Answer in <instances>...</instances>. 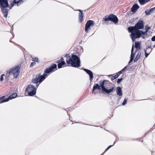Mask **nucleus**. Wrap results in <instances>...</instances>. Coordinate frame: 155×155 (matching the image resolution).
<instances>
[{
  "label": "nucleus",
  "instance_id": "1",
  "mask_svg": "<svg viewBox=\"0 0 155 155\" xmlns=\"http://www.w3.org/2000/svg\"><path fill=\"white\" fill-rule=\"evenodd\" d=\"M57 70V65L55 64H52L48 68H46L44 71V73L42 75L38 74L36 75L35 78L32 80V82L36 84L37 87L48 76V74Z\"/></svg>",
  "mask_w": 155,
  "mask_h": 155
},
{
  "label": "nucleus",
  "instance_id": "2",
  "mask_svg": "<svg viewBox=\"0 0 155 155\" xmlns=\"http://www.w3.org/2000/svg\"><path fill=\"white\" fill-rule=\"evenodd\" d=\"M100 86L97 84H94L92 89V92H93L96 89L100 90L101 87L102 90L105 92L107 94H109L110 92H113L115 89L114 86H113L111 87L110 89H108V87L107 86H110L112 85V83L110 82L108 80H104L103 81H101L100 82Z\"/></svg>",
  "mask_w": 155,
  "mask_h": 155
},
{
  "label": "nucleus",
  "instance_id": "3",
  "mask_svg": "<svg viewBox=\"0 0 155 155\" xmlns=\"http://www.w3.org/2000/svg\"><path fill=\"white\" fill-rule=\"evenodd\" d=\"M64 57L66 58V62L68 65L71 64V66L75 68H78L81 66L80 58L77 55L72 54L71 57L68 54Z\"/></svg>",
  "mask_w": 155,
  "mask_h": 155
},
{
  "label": "nucleus",
  "instance_id": "4",
  "mask_svg": "<svg viewBox=\"0 0 155 155\" xmlns=\"http://www.w3.org/2000/svg\"><path fill=\"white\" fill-rule=\"evenodd\" d=\"M128 30L129 33H131L130 36L132 39H137L141 37L143 38H145L143 33V31L139 29L130 27L128 28Z\"/></svg>",
  "mask_w": 155,
  "mask_h": 155
},
{
  "label": "nucleus",
  "instance_id": "5",
  "mask_svg": "<svg viewBox=\"0 0 155 155\" xmlns=\"http://www.w3.org/2000/svg\"><path fill=\"white\" fill-rule=\"evenodd\" d=\"M20 68L19 66L14 67L9 71H7L6 75L8 77L10 75L12 74L14 78H17L19 75Z\"/></svg>",
  "mask_w": 155,
  "mask_h": 155
},
{
  "label": "nucleus",
  "instance_id": "6",
  "mask_svg": "<svg viewBox=\"0 0 155 155\" xmlns=\"http://www.w3.org/2000/svg\"><path fill=\"white\" fill-rule=\"evenodd\" d=\"M36 88L31 84L28 85L25 89V92L30 96L34 95L36 93Z\"/></svg>",
  "mask_w": 155,
  "mask_h": 155
},
{
  "label": "nucleus",
  "instance_id": "7",
  "mask_svg": "<svg viewBox=\"0 0 155 155\" xmlns=\"http://www.w3.org/2000/svg\"><path fill=\"white\" fill-rule=\"evenodd\" d=\"M103 19L105 21H110L115 24L117 23L118 21L117 17L115 15L112 14H110L108 16H105Z\"/></svg>",
  "mask_w": 155,
  "mask_h": 155
},
{
  "label": "nucleus",
  "instance_id": "8",
  "mask_svg": "<svg viewBox=\"0 0 155 155\" xmlns=\"http://www.w3.org/2000/svg\"><path fill=\"white\" fill-rule=\"evenodd\" d=\"M55 63L58 64V68H60L62 67L67 66L64 59L63 57H62L59 59L57 60L55 62Z\"/></svg>",
  "mask_w": 155,
  "mask_h": 155
},
{
  "label": "nucleus",
  "instance_id": "9",
  "mask_svg": "<svg viewBox=\"0 0 155 155\" xmlns=\"http://www.w3.org/2000/svg\"><path fill=\"white\" fill-rule=\"evenodd\" d=\"M144 27V22L142 20H139L137 23L134 26L131 27L138 29H143Z\"/></svg>",
  "mask_w": 155,
  "mask_h": 155
},
{
  "label": "nucleus",
  "instance_id": "10",
  "mask_svg": "<svg viewBox=\"0 0 155 155\" xmlns=\"http://www.w3.org/2000/svg\"><path fill=\"white\" fill-rule=\"evenodd\" d=\"M94 22L93 21L89 20L88 21L85 26V31L86 32H87L90 28V27L93 25Z\"/></svg>",
  "mask_w": 155,
  "mask_h": 155
},
{
  "label": "nucleus",
  "instance_id": "11",
  "mask_svg": "<svg viewBox=\"0 0 155 155\" xmlns=\"http://www.w3.org/2000/svg\"><path fill=\"white\" fill-rule=\"evenodd\" d=\"M152 44H150V46H148L146 49L144 50L145 58H147L149 54L152 51V49L151 48Z\"/></svg>",
  "mask_w": 155,
  "mask_h": 155
},
{
  "label": "nucleus",
  "instance_id": "12",
  "mask_svg": "<svg viewBox=\"0 0 155 155\" xmlns=\"http://www.w3.org/2000/svg\"><path fill=\"white\" fill-rule=\"evenodd\" d=\"M0 5L3 8H7L9 5L7 0H0Z\"/></svg>",
  "mask_w": 155,
  "mask_h": 155
},
{
  "label": "nucleus",
  "instance_id": "13",
  "mask_svg": "<svg viewBox=\"0 0 155 155\" xmlns=\"http://www.w3.org/2000/svg\"><path fill=\"white\" fill-rule=\"evenodd\" d=\"M17 95V93H14L10 95L8 97V98L6 99L3 100L2 102H6L8 101L9 100L15 98Z\"/></svg>",
  "mask_w": 155,
  "mask_h": 155
},
{
  "label": "nucleus",
  "instance_id": "14",
  "mask_svg": "<svg viewBox=\"0 0 155 155\" xmlns=\"http://www.w3.org/2000/svg\"><path fill=\"white\" fill-rule=\"evenodd\" d=\"M78 11L80 12L79 14V22L81 23L83 20L84 15L82 11L81 10H78Z\"/></svg>",
  "mask_w": 155,
  "mask_h": 155
},
{
  "label": "nucleus",
  "instance_id": "15",
  "mask_svg": "<svg viewBox=\"0 0 155 155\" xmlns=\"http://www.w3.org/2000/svg\"><path fill=\"white\" fill-rule=\"evenodd\" d=\"M84 71H85L89 75L90 78V80L91 81H92L93 78V74L92 72L90 71V70L86 69H84Z\"/></svg>",
  "mask_w": 155,
  "mask_h": 155
},
{
  "label": "nucleus",
  "instance_id": "16",
  "mask_svg": "<svg viewBox=\"0 0 155 155\" xmlns=\"http://www.w3.org/2000/svg\"><path fill=\"white\" fill-rule=\"evenodd\" d=\"M151 28V27L149 26L148 25H146L145 28V30L144 31H143V33L146 38L147 37L148 35H147V32Z\"/></svg>",
  "mask_w": 155,
  "mask_h": 155
},
{
  "label": "nucleus",
  "instance_id": "17",
  "mask_svg": "<svg viewBox=\"0 0 155 155\" xmlns=\"http://www.w3.org/2000/svg\"><path fill=\"white\" fill-rule=\"evenodd\" d=\"M23 2L22 0H19L18 1H17L16 0H14L13 2L10 5L11 7H13L15 4H17V5L18 6Z\"/></svg>",
  "mask_w": 155,
  "mask_h": 155
},
{
  "label": "nucleus",
  "instance_id": "18",
  "mask_svg": "<svg viewBox=\"0 0 155 155\" xmlns=\"http://www.w3.org/2000/svg\"><path fill=\"white\" fill-rule=\"evenodd\" d=\"M139 8L138 5L136 4L133 5V6L131 8V11L133 13H135L136 12L137 10Z\"/></svg>",
  "mask_w": 155,
  "mask_h": 155
},
{
  "label": "nucleus",
  "instance_id": "19",
  "mask_svg": "<svg viewBox=\"0 0 155 155\" xmlns=\"http://www.w3.org/2000/svg\"><path fill=\"white\" fill-rule=\"evenodd\" d=\"M134 50V46L133 45V46L132 48L131 51V54L130 56V62H131L134 59V56L135 54V53L137 51V50L135 51V52L134 53L133 52Z\"/></svg>",
  "mask_w": 155,
  "mask_h": 155
},
{
  "label": "nucleus",
  "instance_id": "20",
  "mask_svg": "<svg viewBox=\"0 0 155 155\" xmlns=\"http://www.w3.org/2000/svg\"><path fill=\"white\" fill-rule=\"evenodd\" d=\"M116 92L117 94L119 96H122V93L121 89L120 87H118L116 88Z\"/></svg>",
  "mask_w": 155,
  "mask_h": 155
},
{
  "label": "nucleus",
  "instance_id": "21",
  "mask_svg": "<svg viewBox=\"0 0 155 155\" xmlns=\"http://www.w3.org/2000/svg\"><path fill=\"white\" fill-rule=\"evenodd\" d=\"M155 7L152 8L150 9L149 10H147L145 11V12L146 14L147 15H150L151 13H152L155 10Z\"/></svg>",
  "mask_w": 155,
  "mask_h": 155
},
{
  "label": "nucleus",
  "instance_id": "22",
  "mask_svg": "<svg viewBox=\"0 0 155 155\" xmlns=\"http://www.w3.org/2000/svg\"><path fill=\"white\" fill-rule=\"evenodd\" d=\"M151 40H149L147 41V45L148 46H150L151 44H152V45L151 47H153V48L155 47V43H154V42L155 41V39H151Z\"/></svg>",
  "mask_w": 155,
  "mask_h": 155
},
{
  "label": "nucleus",
  "instance_id": "23",
  "mask_svg": "<svg viewBox=\"0 0 155 155\" xmlns=\"http://www.w3.org/2000/svg\"><path fill=\"white\" fill-rule=\"evenodd\" d=\"M120 74H119V72H118L117 74L114 76H112L113 75L112 74H110L108 75V77H110V76H112V77L111 78V80L113 81L116 78H117Z\"/></svg>",
  "mask_w": 155,
  "mask_h": 155
},
{
  "label": "nucleus",
  "instance_id": "24",
  "mask_svg": "<svg viewBox=\"0 0 155 155\" xmlns=\"http://www.w3.org/2000/svg\"><path fill=\"white\" fill-rule=\"evenodd\" d=\"M150 0H138L139 2L141 5H143L147 3Z\"/></svg>",
  "mask_w": 155,
  "mask_h": 155
},
{
  "label": "nucleus",
  "instance_id": "25",
  "mask_svg": "<svg viewBox=\"0 0 155 155\" xmlns=\"http://www.w3.org/2000/svg\"><path fill=\"white\" fill-rule=\"evenodd\" d=\"M141 55V53L140 52H138L136 58L134 59V62L137 61L140 58Z\"/></svg>",
  "mask_w": 155,
  "mask_h": 155
},
{
  "label": "nucleus",
  "instance_id": "26",
  "mask_svg": "<svg viewBox=\"0 0 155 155\" xmlns=\"http://www.w3.org/2000/svg\"><path fill=\"white\" fill-rule=\"evenodd\" d=\"M135 46L137 50L139 49L140 48V43L139 42H135Z\"/></svg>",
  "mask_w": 155,
  "mask_h": 155
},
{
  "label": "nucleus",
  "instance_id": "27",
  "mask_svg": "<svg viewBox=\"0 0 155 155\" xmlns=\"http://www.w3.org/2000/svg\"><path fill=\"white\" fill-rule=\"evenodd\" d=\"M2 12L4 14V16L6 18L7 17V15H8L7 11L6 9H5Z\"/></svg>",
  "mask_w": 155,
  "mask_h": 155
},
{
  "label": "nucleus",
  "instance_id": "28",
  "mask_svg": "<svg viewBox=\"0 0 155 155\" xmlns=\"http://www.w3.org/2000/svg\"><path fill=\"white\" fill-rule=\"evenodd\" d=\"M69 122L68 120L65 121L63 125H62V127H64L67 126L69 124Z\"/></svg>",
  "mask_w": 155,
  "mask_h": 155
},
{
  "label": "nucleus",
  "instance_id": "29",
  "mask_svg": "<svg viewBox=\"0 0 155 155\" xmlns=\"http://www.w3.org/2000/svg\"><path fill=\"white\" fill-rule=\"evenodd\" d=\"M127 67L126 66L124 68H123L121 70L119 71V74H122L123 72H124V71L127 69Z\"/></svg>",
  "mask_w": 155,
  "mask_h": 155
},
{
  "label": "nucleus",
  "instance_id": "30",
  "mask_svg": "<svg viewBox=\"0 0 155 155\" xmlns=\"http://www.w3.org/2000/svg\"><path fill=\"white\" fill-rule=\"evenodd\" d=\"M113 146V145H110L106 149V150H105L104 152L103 153H104L106 151H107L109 149H110V147H111L112 146Z\"/></svg>",
  "mask_w": 155,
  "mask_h": 155
},
{
  "label": "nucleus",
  "instance_id": "31",
  "mask_svg": "<svg viewBox=\"0 0 155 155\" xmlns=\"http://www.w3.org/2000/svg\"><path fill=\"white\" fill-rule=\"evenodd\" d=\"M122 78H121L120 79H118L117 81V83L118 84H119L121 82V81H122Z\"/></svg>",
  "mask_w": 155,
  "mask_h": 155
},
{
  "label": "nucleus",
  "instance_id": "32",
  "mask_svg": "<svg viewBox=\"0 0 155 155\" xmlns=\"http://www.w3.org/2000/svg\"><path fill=\"white\" fill-rule=\"evenodd\" d=\"M127 99H124L123 103H122V105H125L127 103Z\"/></svg>",
  "mask_w": 155,
  "mask_h": 155
},
{
  "label": "nucleus",
  "instance_id": "33",
  "mask_svg": "<svg viewBox=\"0 0 155 155\" xmlns=\"http://www.w3.org/2000/svg\"><path fill=\"white\" fill-rule=\"evenodd\" d=\"M36 64V63L32 62L31 63L30 65V67H32L33 66H34Z\"/></svg>",
  "mask_w": 155,
  "mask_h": 155
},
{
  "label": "nucleus",
  "instance_id": "34",
  "mask_svg": "<svg viewBox=\"0 0 155 155\" xmlns=\"http://www.w3.org/2000/svg\"><path fill=\"white\" fill-rule=\"evenodd\" d=\"M38 58H35L33 59V61L35 62H38Z\"/></svg>",
  "mask_w": 155,
  "mask_h": 155
},
{
  "label": "nucleus",
  "instance_id": "35",
  "mask_svg": "<svg viewBox=\"0 0 155 155\" xmlns=\"http://www.w3.org/2000/svg\"><path fill=\"white\" fill-rule=\"evenodd\" d=\"M5 76L4 74H2L1 76V77L0 78V80L1 81H2L3 80V76Z\"/></svg>",
  "mask_w": 155,
  "mask_h": 155
},
{
  "label": "nucleus",
  "instance_id": "36",
  "mask_svg": "<svg viewBox=\"0 0 155 155\" xmlns=\"http://www.w3.org/2000/svg\"><path fill=\"white\" fill-rule=\"evenodd\" d=\"M5 97V96H3L1 97H0V101H1L2 100H3V99Z\"/></svg>",
  "mask_w": 155,
  "mask_h": 155
},
{
  "label": "nucleus",
  "instance_id": "37",
  "mask_svg": "<svg viewBox=\"0 0 155 155\" xmlns=\"http://www.w3.org/2000/svg\"><path fill=\"white\" fill-rule=\"evenodd\" d=\"M3 101V100H2L1 101H0V104L4 103V102H2Z\"/></svg>",
  "mask_w": 155,
  "mask_h": 155
},
{
  "label": "nucleus",
  "instance_id": "38",
  "mask_svg": "<svg viewBox=\"0 0 155 155\" xmlns=\"http://www.w3.org/2000/svg\"><path fill=\"white\" fill-rule=\"evenodd\" d=\"M151 39H155V35L153 36V37L152 38H151Z\"/></svg>",
  "mask_w": 155,
  "mask_h": 155
},
{
  "label": "nucleus",
  "instance_id": "39",
  "mask_svg": "<svg viewBox=\"0 0 155 155\" xmlns=\"http://www.w3.org/2000/svg\"><path fill=\"white\" fill-rule=\"evenodd\" d=\"M132 40H133V41H135V39H133Z\"/></svg>",
  "mask_w": 155,
  "mask_h": 155
},
{
  "label": "nucleus",
  "instance_id": "40",
  "mask_svg": "<svg viewBox=\"0 0 155 155\" xmlns=\"http://www.w3.org/2000/svg\"><path fill=\"white\" fill-rule=\"evenodd\" d=\"M14 38V36H13V38Z\"/></svg>",
  "mask_w": 155,
  "mask_h": 155
}]
</instances>
